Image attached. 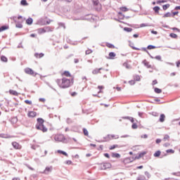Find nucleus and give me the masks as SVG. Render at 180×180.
I'll list each match as a JSON object with an SVG mask.
<instances>
[{"label":"nucleus","mask_w":180,"mask_h":180,"mask_svg":"<svg viewBox=\"0 0 180 180\" xmlns=\"http://www.w3.org/2000/svg\"><path fill=\"white\" fill-rule=\"evenodd\" d=\"M56 83L60 88L63 89H65V88H70V86H71V80L65 77L56 79Z\"/></svg>","instance_id":"obj_1"},{"label":"nucleus","mask_w":180,"mask_h":180,"mask_svg":"<svg viewBox=\"0 0 180 180\" xmlns=\"http://www.w3.org/2000/svg\"><path fill=\"white\" fill-rule=\"evenodd\" d=\"M35 127L37 130H41L43 133H46V131H47V128L44 126V120L42 118L37 119V123Z\"/></svg>","instance_id":"obj_2"},{"label":"nucleus","mask_w":180,"mask_h":180,"mask_svg":"<svg viewBox=\"0 0 180 180\" xmlns=\"http://www.w3.org/2000/svg\"><path fill=\"white\" fill-rule=\"evenodd\" d=\"M55 141H59L61 143H68L67 139H65V136H64L63 134H58L56 135L54 137Z\"/></svg>","instance_id":"obj_3"},{"label":"nucleus","mask_w":180,"mask_h":180,"mask_svg":"<svg viewBox=\"0 0 180 180\" xmlns=\"http://www.w3.org/2000/svg\"><path fill=\"white\" fill-rule=\"evenodd\" d=\"M25 74H28V75H32V77H36V75H39V73L34 72L30 68H27L25 69Z\"/></svg>","instance_id":"obj_4"},{"label":"nucleus","mask_w":180,"mask_h":180,"mask_svg":"<svg viewBox=\"0 0 180 180\" xmlns=\"http://www.w3.org/2000/svg\"><path fill=\"white\" fill-rule=\"evenodd\" d=\"M112 167V165L109 162H104L101 164L100 169H108V168H110Z\"/></svg>","instance_id":"obj_5"},{"label":"nucleus","mask_w":180,"mask_h":180,"mask_svg":"<svg viewBox=\"0 0 180 180\" xmlns=\"http://www.w3.org/2000/svg\"><path fill=\"white\" fill-rule=\"evenodd\" d=\"M131 49H133V50H138V51L141 50V51H145V53H147V54H148L150 53L147 50L148 49L147 48H144V47H142V48L140 49V48H137L136 46H131Z\"/></svg>","instance_id":"obj_6"},{"label":"nucleus","mask_w":180,"mask_h":180,"mask_svg":"<svg viewBox=\"0 0 180 180\" xmlns=\"http://www.w3.org/2000/svg\"><path fill=\"white\" fill-rule=\"evenodd\" d=\"M12 146L15 150H20V148H22V146H20L18 142L15 141L12 142Z\"/></svg>","instance_id":"obj_7"},{"label":"nucleus","mask_w":180,"mask_h":180,"mask_svg":"<svg viewBox=\"0 0 180 180\" xmlns=\"http://www.w3.org/2000/svg\"><path fill=\"white\" fill-rule=\"evenodd\" d=\"M28 117H36L37 116V112L34 111H29L27 113Z\"/></svg>","instance_id":"obj_8"},{"label":"nucleus","mask_w":180,"mask_h":180,"mask_svg":"<svg viewBox=\"0 0 180 180\" xmlns=\"http://www.w3.org/2000/svg\"><path fill=\"white\" fill-rule=\"evenodd\" d=\"M103 70V68H96L94 70H93L92 71V74L94 75H96V74H101V70Z\"/></svg>","instance_id":"obj_9"},{"label":"nucleus","mask_w":180,"mask_h":180,"mask_svg":"<svg viewBox=\"0 0 180 180\" xmlns=\"http://www.w3.org/2000/svg\"><path fill=\"white\" fill-rule=\"evenodd\" d=\"M146 154L147 152H142L139 153V155L135 157V160H140V158H143V157H144V155H146Z\"/></svg>","instance_id":"obj_10"},{"label":"nucleus","mask_w":180,"mask_h":180,"mask_svg":"<svg viewBox=\"0 0 180 180\" xmlns=\"http://www.w3.org/2000/svg\"><path fill=\"white\" fill-rule=\"evenodd\" d=\"M53 171V167H46L44 171V174H49V172H51Z\"/></svg>","instance_id":"obj_11"},{"label":"nucleus","mask_w":180,"mask_h":180,"mask_svg":"<svg viewBox=\"0 0 180 180\" xmlns=\"http://www.w3.org/2000/svg\"><path fill=\"white\" fill-rule=\"evenodd\" d=\"M9 94L11 95H13L14 96H18L19 95V93H18V91L12 89L9 90Z\"/></svg>","instance_id":"obj_12"},{"label":"nucleus","mask_w":180,"mask_h":180,"mask_svg":"<svg viewBox=\"0 0 180 180\" xmlns=\"http://www.w3.org/2000/svg\"><path fill=\"white\" fill-rule=\"evenodd\" d=\"M143 64L144 65L145 67H147V68H151V65H150V63L147 62V60H143Z\"/></svg>","instance_id":"obj_13"},{"label":"nucleus","mask_w":180,"mask_h":180,"mask_svg":"<svg viewBox=\"0 0 180 180\" xmlns=\"http://www.w3.org/2000/svg\"><path fill=\"white\" fill-rule=\"evenodd\" d=\"M37 32L39 33V34H41L43 33H46V28L43 27V28H39L37 30Z\"/></svg>","instance_id":"obj_14"},{"label":"nucleus","mask_w":180,"mask_h":180,"mask_svg":"<svg viewBox=\"0 0 180 180\" xmlns=\"http://www.w3.org/2000/svg\"><path fill=\"white\" fill-rule=\"evenodd\" d=\"M8 29H9V26H6V25H3L0 27V33L1 32H4L5 30H8Z\"/></svg>","instance_id":"obj_15"},{"label":"nucleus","mask_w":180,"mask_h":180,"mask_svg":"<svg viewBox=\"0 0 180 180\" xmlns=\"http://www.w3.org/2000/svg\"><path fill=\"white\" fill-rule=\"evenodd\" d=\"M159 121H160L161 123H163V122H165V115L161 114V115H160V117Z\"/></svg>","instance_id":"obj_16"},{"label":"nucleus","mask_w":180,"mask_h":180,"mask_svg":"<svg viewBox=\"0 0 180 180\" xmlns=\"http://www.w3.org/2000/svg\"><path fill=\"white\" fill-rule=\"evenodd\" d=\"M34 57H36L37 58H41V57H44V53H34Z\"/></svg>","instance_id":"obj_17"},{"label":"nucleus","mask_w":180,"mask_h":180,"mask_svg":"<svg viewBox=\"0 0 180 180\" xmlns=\"http://www.w3.org/2000/svg\"><path fill=\"white\" fill-rule=\"evenodd\" d=\"M58 153V154H63V155H65V157H68V153H66L64 150H58L57 151Z\"/></svg>","instance_id":"obj_18"},{"label":"nucleus","mask_w":180,"mask_h":180,"mask_svg":"<svg viewBox=\"0 0 180 180\" xmlns=\"http://www.w3.org/2000/svg\"><path fill=\"white\" fill-rule=\"evenodd\" d=\"M122 119H127V120H130L131 123H134V118L131 117H123Z\"/></svg>","instance_id":"obj_19"},{"label":"nucleus","mask_w":180,"mask_h":180,"mask_svg":"<svg viewBox=\"0 0 180 180\" xmlns=\"http://www.w3.org/2000/svg\"><path fill=\"white\" fill-rule=\"evenodd\" d=\"M1 61L3 63H8V58H6L5 56H1Z\"/></svg>","instance_id":"obj_20"},{"label":"nucleus","mask_w":180,"mask_h":180,"mask_svg":"<svg viewBox=\"0 0 180 180\" xmlns=\"http://www.w3.org/2000/svg\"><path fill=\"white\" fill-rule=\"evenodd\" d=\"M26 23H27V25H32V23H33V18H29L26 20Z\"/></svg>","instance_id":"obj_21"},{"label":"nucleus","mask_w":180,"mask_h":180,"mask_svg":"<svg viewBox=\"0 0 180 180\" xmlns=\"http://www.w3.org/2000/svg\"><path fill=\"white\" fill-rule=\"evenodd\" d=\"M112 158H120V154L119 153H112Z\"/></svg>","instance_id":"obj_22"},{"label":"nucleus","mask_w":180,"mask_h":180,"mask_svg":"<svg viewBox=\"0 0 180 180\" xmlns=\"http://www.w3.org/2000/svg\"><path fill=\"white\" fill-rule=\"evenodd\" d=\"M158 47H157V46H154V45H148V46H147V49L148 50H153V49H158Z\"/></svg>","instance_id":"obj_23"},{"label":"nucleus","mask_w":180,"mask_h":180,"mask_svg":"<svg viewBox=\"0 0 180 180\" xmlns=\"http://www.w3.org/2000/svg\"><path fill=\"white\" fill-rule=\"evenodd\" d=\"M172 13L167 12L164 15L163 18H172Z\"/></svg>","instance_id":"obj_24"},{"label":"nucleus","mask_w":180,"mask_h":180,"mask_svg":"<svg viewBox=\"0 0 180 180\" xmlns=\"http://www.w3.org/2000/svg\"><path fill=\"white\" fill-rule=\"evenodd\" d=\"M123 66L127 68V70H131V66L130 65H129L127 63H124L123 64Z\"/></svg>","instance_id":"obj_25"},{"label":"nucleus","mask_w":180,"mask_h":180,"mask_svg":"<svg viewBox=\"0 0 180 180\" xmlns=\"http://www.w3.org/2000/svg\"><path fill=\"white\" fill-rule=\"evenodd\" d=\"M154 91L155 92V94H161V92H162V90H161L159 88L155 87L154 89Z\"/></svg>","instance_id":"obj_26"},{"label":"nucleus","mask_w":180,"mask_h":180,"mask_svg":"<svg viewBox=\"0 0 180 180\" xmlns=\"http://www.w3.org/2000/svg\"><path fill=\"white\" fill-rule=\"evenodd\" d=\"M21 5H22V6H27L28 4L27 1L26 0H22L20 1Z\"/></svg>","instance_id":"obj_27"},{"label":"nucleus","mask_w":180,"mask_h":180,"mask_svg":"<svg viewBox=\"0 0 180 180\" xmlns=\"http://www.w3.org/2000/svg\"><path fill=\"white\" fill-rule=\"evenodd\" d=\"M154 157H160L161 155V151L160 150H157L154 154Z\"/></svg>","instance_id":"obj_28"},{"label":"nucleus","mask_w":180,"mask_h":180,"mask_svg":"<svg viewBox=\"0 0 180 180\" xmlns=\"http://www.w3.org/2000/svg\"><path fill=\"white\" fill-rule=\"evenodd\" d=\"M113 57H116V53H115L114 52H110L108 58H112Z\"/></svg>","instance_id":"obj_29"},{"label":"nucleus","mask_w":180,"mask_h":180,"mask_svg":"<svg viewBox=\"0 0 180 180\" xmlns=\"http://www.w3.org/2000/svg\"><path fill=\"white\" fill-rule=\"evenodd\" d=\"M153 11L155 13H158L160 12V6H155L153 8Z\"/></svg>","instance_id":"obj_30"},{"label":"nucleus","mask_w":180,"mask_h":180,"mask_svg":"<svg viewBox=\"0 0 180 180\" xmlns=\"http://www.w3.org/2000/svg\"><path fill=\"white\" fill-rule=\"evenodd\" d=\"M110 137H112V139H115V137H116L115 139H119V135L115 136V134H112V135L108 134V138L110 139Z\"/></svg>","instance_id":"obj_31"},{"label":"nucleus","mask_w":180,"mask_h":180,"mask_svg":"<svg viewBox=\"0 0 180 180\" xmlns=\"http://www.w3.org/2000/svg\"><path fill=\"white\" fill-rule=\"evenodd\" d=\"M168 8H169V4H168L162 6L163 11H167V9H168Z\"/></svg>","instance_id":"obj_32"},{"label":"nucleus","mask_w":180,"mask_h":180,"mask_svg":"<svg viewBox=\"0 0 180 180\" xmlns=\"http://www.w3.org/2000/svg\"><path fill=\"white\" fill-rule=\"evenodd\" d=\"M124 32H132V31H133V29H132V28H130V27H124Z\"/></svg>","instance_id":"obj_33"},{"label":"nucleus","mask_w":180,"mask_h":180,"mask_svg":"<svg viewBox=\"0 0 180 180\" xmlns=\"http://www.w3.org/2000/svg\"><path fill=\"white\" fill-rule=\"evenodd\" d=\"M170 37H172V39H176V37H178V35L174 33H171L169 34Z\"/></svg>","instance_id":"obj_34"},{"label":"nucleus","mask_w":180,"mask_h":180,"mask_svg":"<svg viewBox=\"0 0 180 180\" xmlns=\"http://www.w3.org/2000/svg\"><path fill=\"white\" fill-rule=\"evenodd\" d=\"M15 27L18 29H22V27H23V25L21 23L17 22Z\"/></svg>","instance_id":"obj_35"},{"label":"nucleus","mask_w":180,"mask_h":180,"mask_svg":"<svg viewBox=\"0 0 180 180\" xmlns=\"http://www.w3.org/2000/svg\"><path fill=\"white\" fill-rule=\"evenodd\" d=\"M63 75H65V77H71V74L68 71H65Z\"/></svg>","instance_id":"obj_36"},{"label":"nucleus","mask_w":180,"mask_h":180,"mask_svg":"<svg viewBox=\"0 0 180 180\" xmlns=\"http://www.w3.org/2000/svg\"><path fill=\"white\" fill-rule=\"evenodd\" d=\"M120 11H122V12H127V11H129V8H127V7H121Z\"/></svg>","instance_id":"obj_37"},{"label":"nucleus","mask_w":180,"mask_h":180,"mask_svg":"<svg viewBox=\"0 0 180 180\" xmlns=\"http://www.w3.org/2000/svg\"><path fill=\"white\" fill-rule=\"evenodd\" d=\"M83 133L84 136H88L89 134V133L88 132V130L85 128L83 129Z\"/></svg>","instance_id":"obj_38"},{"label":"nucleus","mask_w":180,"mask_h":180,"mask_svg":"<svg viewBox=\"0 0 180 180\" xmlns=\"http://www.w3.org/2000/svg\"><path fill=\"white\" fill-rule=\"evenodd\" d=\"M118 15L120 19H124V15H123V13H122V12H119Z\"/></svg>","instance_id":"obj_39"},{"label":"nucleus","mask_w":180,"mask_h":180,"mask_svg":"<svg viewBox=\"0 0 180 180\" xmlns=\"http://www.w3.org/2000/svg\"><path fill=\"white\" fill-rule=\"evenodd\" d=\"M163 140L164 141H167V140H169V135L168 134L165 135Z\"/></svg>","instance_id":"obj_40"},{"label":"nucleus","mask_w":180,"mask_h":180,"mask_svg":"<svg viewBox=\"0 0 180 180\" xmlns=\"http://www.w3.org/2000/svg\"><path fill=\"white\" fill-rule=\"evenodd\" d=\"M134 79L135 81H140V76L139 75H135L134 77Z\"/></svg>","instance_id":"obj_41"},{"label":"nucleus","mask_w":180,"mask_h":180,"mask_svg":"<svg viewBox=\"0 0 180 180\" xmlns=\"http://www.w3.org/2000/svg\"><path fill=\"white\" fill-rule=\"evenodd\" d=\"M145 175L147 176V178L150 179L151 178V174L148 172H145Z\"/></svg>","instance_id":"obj_42"},{"label":"nucleus","mask_w":180,"mask_h":180,"mask_svg":"<svg viewBox=\"0 0 180 180\" xmlns=\"http://www.w3.org/2000/svg\"><path fill=\"white\" fill-rule=\"evenodd\" d=\"M107 46L109 49H115V45L112 44H108Z\"/></svg>","instance_id":"obj_43"},{"label":"nucleus","mask_w":180,"mask_h":180,"mask_svg":"<svg viewBox=\"0 0 180 180\" xmlns=\"http://www.w3.org/2000/svg\"><path fill=\"white\" fill-rule=\"evenodd\" d=\"M118 146L117 145H113L110 147V150H115V148H117Z\"/></svg>","instance_id":"obj_44"},{"label":"nucleus","mask_w":180,"mask_h":180,"mask_svg":"<svg viewBox=\"0 0 180 180\" xmlns=\"http://www.w3.org/2000/svg\"><path fill=\"white\" fill-rule=\"evenodd\" d=\"M66 122L68 123V124H71V123H72V120L70 118H68L66 120Z\"/></svg>","instance_id":"obj_45"},{"label":"nucleus","mask_w":180,"mask_h":180,"mask_svg":"<svg viewBox=\"0 0 180 180\" xmlns=\"http://www.w3.org/2000/svg\"><path fill=\"white\" fill-rule=\"evenodd\" d=\"M92 52V50L88 49L86 51V55L88 56V54H91Z\"/></svg>","instance_id":"obj_46"},{"label":"nucleus","mask_w":180,"mask_h":180,"mask_svg":"<svg viewBox=\"0 0 180 180\" xmlns=\"http://www.w3.org/2000/svg\"><path fill=\"white\" fill-rule=\"evenodd\" d=\"M134 84H136V81H134V80L129 81V85H134Z\"/></svg>","instance_id":"obj_47"},{"label":"nucleus","mask_w":180,"mask_h":180,"mask_svg":"<svg viewBox=\"0 0 180 180\" xmlns=\"http://www.w3.org/2000/svg\"><path fill=\"white\" fill-rule=\"evenodd\" d=\"M167 153H171L172 154H174V153H175V150H172V149H169L166 150Z\"/></svg>","instance_id":"obj_48"},{"label":"nucleus","mask_w":180,"mask_h":180,"mask_svg":"<svg viewBox=\"0 0 180 180\" xmlns=\"http://www.w3.org/2000/svg\"><path fill=\"white\" fill-rule=\"evenodd\" d=\"M140 180H146V176L141 175L138 177Z\"/></svg>","instance_id":"obj_49"},{"label":"nucleus","mask_w":180,"mask_h":180,"mask_svg":"<svg viewBox=\"0 0 180 180\" xmlns=\"http://www.w3.org/2000/svg\"><path fill=\"white\" fill-rule=\"evenodd\" d=\"M131 127H132V129H137V127H138L137 124L134 123V124L131 125Z\"/></svg>","instance_id":"obj_50"},{"label":"nucleus","mask_w":180,"mask_h":180,"mask_svg":"<svg viewBox=\"0 0 180 180\" xmlns=\"http://www.w3.org/2000/svg\"><path fill=\"white\" fill-rule=\"evenodd\" d=\"M25 103H27V105H32V101L25 100Z\"/></svg>","instance_id":"obj_51"},{"label":"nucleus","mask_w":180,"mask_h":180,"mask_svg":"<svg viewBox=\"0 0 180 180\" xmlns=\"http://www.w3.org/2000/svg\"><path fill=\"white\" fill-rule=\"evenodd\" d=\"M44 29L46 32H51V28H50V27H45Z\"/></svg>","instance_id":"obj_52"},{"label":"nucleus","mask_w":180,"mask_h":180,"mask_svg":"<svg viewBox=\"0 0 180 180\" xmlns=\"http://www.w3.org/2000/svg\"><path fill=\"white\" fill-rule=\"evenodd\" d=\"M155 60H158V61H161V56H156L155 57Z\"/></svg>","instance_id":"obj_53"},{"label":"nucleus","mask_w":180,"mask_h":180,"mask_svg":"<svg viewBox=\"0 0 180 180\" xmlns=\"http://www.w3.org/2000/svg\"><path fill=\"white\" fill-rule=\"evenodd\" d=\"M65 164H67L68 165H71V164H72V161L67 160V161H65Z\"/></svg>","instance_id":"obj_54"},{"label":"nucleus","mask_w":180,"mask_h":180,"mask_svg":"<svg viewBox=\"0 0 180 180\" xmlns=\"http://www.w3.org/2000/svg\"><path fill=\"white\" fill-rule=\"evenodd\" d=\"M74 63H75V64H78V63H79V60L78 58H75Z\"/></svg>","instance_id":"obj_55"},{"label":"nucleus","mask_w":180,"mask_h":180,"mask_svg":"<svg viewBox=\"0 0 180 180\" xmlns=\"http://www.w3.org/2000/svg\"><path fill=\"white\" fill-rule=\"evenodd\" d=\"M77 95H78V93L74 91L71 94V96H77Z\"/></svg>","instance_id":"obj_56"},{"label":"nucleus","mask_w":180,"mask_h":180,"mask_svg":"<svg viewBox=\"0 0 180 180\" xmlns=\"http://www.w3.org/2000/svg\"><path fill=\"white\" fill-rule=\"evenodd\" d=\"M179 12L178 11H175L172 13V18H174V16H175L176 15H178Z\"/></svg>","instance_id":"obj_57"},{"label":"nucleus","mask_w":180,"mask_h":180,"mask_svg":"<svg viewBox=\"0 0 180 180\" xmlns=\"http://www.w3.org/2000/svg\"><path fill=\"white\" fill-rule=\"evenodd\" d=\"M156 144H160V143H161V139H156Z\"/></svg>","instance_id":"obj_58"},{"label":"nucleus","mask_w":180,"mask_h":180,"mask_svg":"<svg viewBox=\"0 0 180 180\" xmlns=\"http://www.w3.org/2000/svg\"><path fill=\"white\" fill-rule=\"evenodd\" d=\"M148 137V136L147 134H143L141 136L142 139H147Z\"/></svg>","instance_id":"obj_59"},{"label":"nucleus","mask_w":180,"mask_h":180,"mask_svg":"<svg viewBox=\"0 0 180 180\" xmlns=\"http://www.w3.org/2000/svg\"><path fill=\"white\" fill-rule=\"evenodd\" d=\"M104 157L106 158H110V156L108 155V153H104Z\"/></svg>","instance_id":"obj_60"},{"label":"nucleus","mask_w":180,"mask_h":180,"mask_svg":"<svg viewBox=\"0 0 180 180\" xmlns=\"http://www.w3.org/2000/svg\"><path fill=\"white\" fill-rule=\"evenodd\" d=\"M152 34H158V32L157 31L152 30L151 31Z\"/></svg>","instance_id":"obj_61"},{"label":"nucleus","mask_w":180,"mask_h":180,"mask_svg":"<svg viewBox=\"0 0 180 180\" xmlns=\"http://www.w3.org/2000/svg\"><path fill=\"white\" fill-rule=\"evenodd\" d=\"M157 84H158V82H157V80H153V85H157Z\"/></svg>","instance_id":"obj_62"},{"label":"nucleus","mask_w":180,"mask_h":180,"mask_svg":"<svg viewBox=\"0 0 180 180\" xmlns=\"http://www.w3.org/2000/svg\"><path fill=\"white\" fill-rule=\"evenodd\" d=\"M175 11H178L179 10L180 11V6H177L174 8Z\"/></svg>","instance_id":"obj_63"},{"label":"nucleus","mask_w":180,"mask_h":180,"mask_svg":"<svg viewBox=\"0 0 180 180\" xmlns=\"http://www.w3.org/2000/svg\"><path fill=\"white\" fill-rule=\"evenodd\" d=\"M39 102H46V99L41 98H39Z\"/></svg>","instance_id":"obj_64"}]
</instances>
